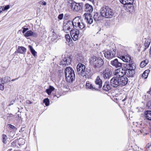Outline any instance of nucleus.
Listing matches in <instances>:
<instances>
[{
	"mask_svg": "<svg viewBox=\"0 0 151 151\" xmlns=\"http://www.w3.org/2000/svg\"><path fill=\"white\" fill-rule=\"evenodd\" d=\"M151 145L150 144L148 143L146 146L147 149L149 148L151 146Z\"/></svg>",
	"mask_w": 151,
	"mask_h": 151,
	"instance_id": "603ef678",
	"label": "nucleus"
},
{
	"mask_svg": "<svg viewBox=\"0 0 151 151\" xmlns=\"http://www.w3.org/2000/svg\"><path fill=\"white\" fill-rule=\"evenodd\" d=\"M88 0L90 1H91L92 2H93L94 1V0Z\"/></svg>",
	"mask_w": 151,
	"mask_h": 151,
	"instance_id": "bf43d9fd",
	"label": "nucleus"
},
{
	"mask_svg": "<svg viewBox=\"0 0 151 151\" xmlns=\"http://www.w3.org/2000/svg\"><path fill=\"white\" fill-rule=\"evenodd\" d=\"M150 56L151 57V45L150 46Z\"/></svg>",
	"mask_w": 151,
	"mask_h": 151,
	"instance_id": "6e6d98bb",
	"label": "nucleus"
},
{
	"mask_svg": "<svg viewBox=\"0 0 151 151\" xmlns=\"http://www.w3.org/2000/svg\"><path fill=\"white\" fill-rule=\"evenodd\" d=\"M102 76L105 79H109L111 76L112 72L108 69H105L102 72Z\"/></svg>",
	"mask_w": 151,
	"mask_h": 151,
	"instance_id": "f8f14e48",
	"label": "nucleus"
},
{
	"mask_svg": "<svg viewBox=\"0 0 151 151\" xmlns=\"http://www.w3.org/2000/svg\"><path fill=\"white\" fill-rule=\"evenodd\" d=\"M147 106L149 109H151V100L149 101L147 104Z\"/></svg>",
	"mask_w": 151,
	"mask_h": 151,
	"instance_id": "4c0bfd02",
	"label": "nucleus"
},
{
	"mask_svg": "<svg viewBox=\"0 0 151 151\" xmlns=\"http://www.w3.org/2000/svg\"><path fill=\"white\" fill-rule=\"evenodd\" d=\"M119 86H122L126 85L128 82V78L126 77H122L119 78Z\"/></svg>",
	"mask_w": 151,
	"mask_h": 151,
	"instance_id": "4468645a",
	"label": "nucleus"
},
{
	"mask_svg": "<svg viewBox=\"0 0 151 151\" xmlns=\"http://www.w3.org/2000/svg\"><path fill=\"white\" fill-rule=\"evenodd\" d=\"M148 63V60L146 59L142 61L140 64V66L141 67L143 68Z\"/></svg>",
	"mask_w": 151,
	"mask_h": 151,
	"instance_id": "2f4dec72",
	"label": "nucleus"
},
{
	"mask_svg": "<svg viewBox=\"0 0 151 151\" xmlns=\"http://www.w3.org/2000/svg\"><path fill=\"white\" fill-rule=\"evenodd\" d=\"M65 39L66 40V41L68 42H69L71 40H72V39L70 38L69 35V34L66 35Z\"/></svg>",
	"mask_w": 151,
	"mask_h": 151,
	"instance_id": "e433bc0d",
	"label": "nucleus"
},
{
	"mask_svg": "<svg viewBox=\"0 0 151 151\" xmlns=\"http://www.w3.org/2000/svg\"><path fill=\"white\" fill-rule=\"evenodd\" d=\"M3 11V8L2 6H0V13Z\"/></svg>",
	"mask_w": 151,
	"mask_h": 151,
	"instance_id": "5fc2aeb1",
	"label": "nucleus"
},
{
	"mask_svg": "<svg viewBox=\"0 0 151 151\" xmlns=\"http://www.w3.org/2000/svg\"><path fill=\"white\" fill-rule=\"evenodd\" d=\"M22 29H23L22 32L23 34L25 32H26V31H27V30L29 29L28 28H25L24 27L22 28Z\"/></svg>",
	"mask_w": 151,
	"mask_h": 151,
	"instance_id": "c03bdc74",
	"label": "nucleus"
},
{
	"mask_svg": "<svg viewBox=\"0 0 151 151\" xmlns=\"http://www.w3.org/2000/svg\"><path fill=\"white\" fill-rule=\"evenodd\" d=\"M40 4L44 6H45L46 5V2L43 1H40L39 2Z\"/></svg>",
	"mask_w": 151,
	"mask_h": 151,
	"instance_id": "37998d69",
	"label": "nucleus"
},
{
	"mask_svg": "<svg viewBox=\"0 0 151 151\" xmlns=\"http://www.w3.org/2000/svg\"><path fill=\"white\" fill-rule=\"evenodd\" d=\"M135 73L134 70H129L125 69V74L127 75L128 77H132Z\"/></svg>",
	"mask_w": 151,
	"mask_h": 151,
	"instance_id": "412c9836",
	"label": "nucleus"
},
{
	"mask_svg": "<svg viewBox=\"0 0 151 151\" xmlns=\"http://www.w3.org/2000/svg\"><path fill=\"white\" fill-rule=\"evenodd\" d=\"M150 71V70L149 69L145 70L142 74V78L144 79H146Z\"/></svg>",
	"mask_w": 151,
	"mask_h": 151,
	"instance_id": "7c9ffc66",
	"label": "nucleus"
},
{
	"mask_svg": "<svg viewBox=\"0 0 151 151\" xmlns=\"http://www.w3.org/2000/svg\"><path fill=\"white\" fill-rule=\"evenodd\" d=\"M63 14H59L58 15V18L60 20H61L63 19Z\"/></svg>",
	"mask_w": 151,
	"mask_h": 151,
	"instance_id": "49530a36",
	"label": "nucleus"
},
{
	"mask_svg": "<svg viewBox=\"0 0 151 151\" xmlns=\"http://www.w3.org/2000/svg\"><path fill=\"white\" fill-rule=\"evenodd\" d=\"M49 88L51 91H54L55 89L54 88L53 86H50Z\"/></svg>",
	"mask_w": 151,
	"mask_h": 151,
	"instance_id": "09e8293b",
	"label": "nucleus"
},
{
	"mask_svg": "<svg viewBox=\"0 0 151 151\" xmlns=\"http://www.w3.org/2000/svg\"><path fill=\"white\" fill-rule=\"evenodd\" d=\"M70 35L73 40L74 41L77 40L80 35V31L78 29L75 28L72 29L70 31Z\"/></svg>",
	"mask_w": 151,
	"mask_h": 151,
	"instance_id": "423d86ee",
	"label": "nucleus"
},
{
	"mask_svg": "<svg viewBox=\"0 0 151 151\" xmlns=\"http://www.w3.org/2000/svg\"><path fill=\"white\" fill-rule=\"evenodd\" d=\"M10 7V6L9 5H7L4 6V7H3V11H4L7 9H8Z\"/></svg>",
	"mask_w": 151,
	"mask_h": 151,
	"instance_id": "a19ab883",
	"label": "nucleus"
},
{
	"mask_svg": "<svg viewBox=\"0 0 151 151\" xmlns=\"http://www.w3.org/2000/svg\"><path fill=\"white\" fill-rule=\"evenodd\" d=\"M136 67L135 64L132 63V62H131V63H129L128 64V68L126 69L129 70H134L135 69Z\"/></svg>",
	"mask_w": 151,
	"mask_h": 151,
	"instance_id": "bb28decb",
	"label": "nucleus"
},
{
	"mask_svg": "<svg viewBox=\"0 0 151 151\" xmlns=\"http://www.w3.org/2000/svg\"><path fill=\"white\" fill-rule=\"evenodd\" d=\"M84 15L85 17V20L86 21L88 24H91L93 22V19L91 17V16L90 14L85 13Z\"/></svg>",
	"mask_w": 151,
	"mask_h": 151,
	"instance_id": "f3484780",
	"label": "nucleus"
},
{
	"mask_svg": "<svg viewBox=\"0 0 151 151\" xmlns=\"http://www.w3.org/2000/svg\"><path fill=\"white\" fill-rule=\"evenodd\" d=\"M28 48H29L31 53L34 56H35L36 53V52L33 49L32 46L31 45H29Z\"/></svg>",
	"mask_w": 151,
	"mask_h": 151,
	"instance_id": "473e14b6",
	"label": "nucleus"
},
{
	"mask_svg": "<svg viewBox=\"0 0 151 151\" xmlns=\"http://www.w3.org/2000/svg\"><path fill=\"white\" fill-rule=\"evenodd\" d=\"M9 127L11 129H15V127L13 125H12L11 124H9Z\"/></svg>",
	"mask_w": 151,
	"mask_h": 151,
	"instance_id": "8fccbe9b",
	"label": "nucleus"
},
{
	"mask_svg": "<svg viewBox=\"0 0 151 151\" xmlns=\"http://www.w3.org/2000/svg\"><path fill=\"white\" fill-rule=\"evenodd\" d=\"M20 142H22L20 144L21 145H23L25 143V140L22 138H19V143Z\"/></svg>",
	"mask_w": 151,
	"mask_h": 151,
	"instance_id": "58836bf2",
	"label": "nucleus"
},
{
	"mask_svg": "<svg viewBox=\"0 0 151 151\" xmlns=\"http://www.w3.org/2000/svg\"><path fill=\"white\" fill-rule=\"evenodd\" d=\"M65 73L66 80L69 82H72L75 78V75L73 69L70 67L65 68Z\"/></svg>",
	"mask_w": 151,
	"mask_h": 151,
	"instance_id": "f03ea898",
	"label": "nucleus"
},
{
	"mask_svg": "<svg viewBox=\"0 0 151 151\" xmlns=\"http://www.w3.org/2000/svg\"><path fill=\"white\" fill-rule=\"evenodd\" d=\"M16 143L17 141H14L11 143L13 147H16L17 146Z\"/></svg>",
	"mask_w": 151,
	"mask_h": 151,
	"instance_id": "79ce46f5",
	"label": "nucleus"
},
{
	"mask_svg": "<svg viewBox=\"0 0 151 151\" xmlns=\"http://www.w3.org/2000/svg\"><path fill=\"white\" fill-rule=\"evenodd\" d=\"M4 84L3 82V79H1L0 80V89L3 91L4 89Z\"/></svg>",
	"mask_w": 151,
	"mask_h": 151,
	"instance_id": "f704fd0d",
	"label": "nucleus"
},
{
	"mask_svg": "<svg viewBox=\"0 0 151 151\" xmlns=\"http://www.w3.org/2000/svg\"><path fill=\"white\" fill-rule=\"evenodd\" d=\"M43 103H45V105L47 106H48L50 104V101L48 98L45 99L43 100Z\"/></svg>",
	"mask_w": 151,
	"mask_h": 151,
	"instance_id": "c9c22d12",
	"label": "nucleus"
},
{
	"mask_svg": "<svg viewBox=\"0 0 151 151\" xmlns=\"http://www.w3.org/2000/svg\"><path fill=\"white\" fill-rule=\"evenodd\" d=\"M70 6L72 10L78 12L82 10L83 5L82 3H78L75 2H73L71 4Z\"/></svg>",
	"mask_w": 151,
	"mask_h": 151,
	"instance_id": "39448f33",
	"label": "nucleus"
},
{
	"mask_svg": "<svg viewBox=\"0 0 151 151\" xmlns=\"http://www.w3.org/2000/svg\"><path fill=\"white\" fill-rule=\"evenodd\" d=\"M110 86L111 85L109 84V82H106L103 86V89L104 91H108L111 89Z\"/></svg>",
	"mask_w": 151,
	"mask_h": 151,
	"instance_id": "5701e85b",
	"label": "nucleus"
},
{
	"mask_svg": "<svg viewBox=\"0 0 151 151\" xmlns=\"http://www.w3.org/2000/svg\"><path fill=\"white\" fill-rule=\"evenodd\" d=\"M76 68L78 74L84 79L90 78L92 74L90 68H86L85 66L81 63L78 64Z\"/></svg>",
	"mask_w": 151,
	"mask_h": 151,
	"instance_id": "f257e3e1",
	"label": "nucleus"
},
{
	"mask_svg": "<svg viewBox=\"0 0 151 151\" xmlns=\"http://www.w3.org/2000/svg\"><path fill=\"white\" fill-rule=\"evenodd\" d=\"M94 20L96 21H99L102 19V17L97 13H94L93 15Z\"/></svg>",
	"mask_w": 151,
	"mask_h": 151,
	"instance_id": "a878e982",
	"label": "nucleus"
},
{
	"mask_svg": "<svg viewBox=\"0 0 151 151\" xmlns=\"http://www.w3.org/2000/svg\"><path fill=\"white\" fill-rule=\"evenodd\" d=\"M71 62V59L69 56H66L64 57L60 63V65H70Z\"/></svg>",
	"mask_w": 151,
	"mask_h": 151,
	"instance_id": "1a4fd4ad",
	"label": "nucleus"
},
{
	"mask_svg": "<svg viewBox=\"0 0 151 151\" xmlns=\"http://www.w3.org/2000/svg\"><path fill=\"white\" fill-rule=\"evenodd\" d=\"M150 132H151V128L150 129Z\"/></svg>",
	"mask_w": 151,
	"mask_h": 151,
	"instance_id": "e2e57ef3",
	"label": "nucleus"
},
{
	"mask_svg": "<svg viewBox=\"0 0 151 151\" xmlns=\"http://www.w3.org/2000/svg\"><path fill=\"white\" fill-rule=\"evenodd\" d=\"M18 78H15V79H12L11 81H14L17 80L18 79Z\"/></svg>",
	"mask_w": 151,
	"mask_h": 151,
	"instance_id": "4d7b16f0",
	"label": "nucleus"
},
{
	"mask_svg": "<svg viewBox=\"0 0 151 151\" xmlns=\"http://www.w3.org/2000/svg\"><path fill=\"white\" fill-rule=\"evenodd\" d=\"M81 18L79 17H75L71 21L72 26L73 28H77L79 26V24L81 20Z\"/></svg>",
	"mask_w": 151,
	"mask_h": 151,
	"instance_id": "ddd939ff",
	"label": "nucleus"
},
{
	"mask_svg": "<svg viewBox=\"0 0 151 151\" xmlns=\"http://www.w3.org/2000/svg\"><path fill=\"white\" fill-rule=\"evenodd\" d=\"M84 10L86 12H91L93 10V8L91 5L86 4L84 6Z\"/></svg>",
	"mask_w": 151,
	"mask_h": 151,
	"instance_id": "4be33fe9",
	"label": "nucleus"
},
{
	"mask_svg": "<svg viewBox=\"0 0 151 151\" xmlns=\"http://www.w3.org/2000/svg\"><path fill=\"white\" fill-rule=\"evenodd\" d=\"M100 13L102 17L106 18H112L114 14L112 10L108 7L101 8Z\"/></svg>",
	"mask_w": 151,
	"mask_h": 151,
	"instance_id": "7ed1b4c3",
	"label": "nucleus"
},
{
	"mask_svg": "<svg viewBox=\"0 0 151 151\" xmlns=\"http://www.w3.org/2000/svg\"><path fill=\"white\" fill-rule=\"evenodd\" d=\"M98 58L94 56L91 57L90 59V63L94 66L96 61Z\"/></svg>",
	"mask_w": 151,
	"mask_h": 151,
	"instance_id": "c756f323",
	"label": "nucleus"
},
{
	"mask_svg": "<svg viewBox=\"0 0 151 151\" xmlns=\"http://www.w3.org/2000/svg\"><path fill=\"white\" fill-rule=\"evenodd\" d=\"M149 93L151 95V88H150V91L147 92Z\"/></svg>",
	"mask_w": 151,
	"mask_h": 151,
	"instance_id": "13d9d810",
	"label": "nucleus"
},
{
	"mask_svg": "<svg viewBox=\"0 0 151 151\" xmlns=\"http://www.w3.org/2000/svg\"><path fill=\"white\" fill-rule=\"evenodd\" d=\"M116 50L115 48H113L107 51L104 53L105 57L107 59L110 60L115 57Z\"/></svg>",
	"mask_w": 151,
	"mask_h": 151,
	"instance_id": "20e7f679",
	"label": "nucleus"
},
{
	"mask_svg": "<svg viewBox=\"0 0 151 151\" xmlns=\"http://www.w3.org/2000/svg\"><path fill=\"white\" fill-rule=\"evenodd\" d=\"M71 21H68L66 23H64L63 25V30L66 33H68L70 32L71 29H72V24Z\"/></svg>",
	"mask_w": 151,
	"mask_h": 151,
	"instance_id": "0eeeda50",
	"label": "nucleus"
},
{
	"mask_svg": "<svg viewBox=\"0 0 151 151\" xmlns=\"http://www.w3.org/2000/svg\"><path fill=\"white\" fill-rule=\"evenodd\" d=\"M86 88L91 89L92 90H97V88L95 86L92 85L91 83L88 82H86Z\"/></svg>",
	"mask_w": 151,
	"mask_h": 151,
	"instance_id": "b1692460",
	"label": "nucleus"
},
{
	"mask_svg": "<svg viewBox=\"0 0 151 151\" xmlns=\"http://www.w3.org/2000/svg\"><path fill=\"white\" fill-rule=\"evenodd\" d=\"M15 100L14 99L12 100V101H11L10 102V104H9V106H10L11 105H13L14 103L15 102Z\"/></svg>",
	"mask_w": 151,
	"mask_h": 151,
	"instance_id": "3c124183",
	"label": "nucleus"
},
{
	"mask_svg": "<svg viewBox=\"0 0 151 151\" xmlns=\"http://www.w3.org/2000/svg\"><path fill=\"white\" fill-rule=\"evenodd\" d=\"M2 79H3V82L5 83L10 81L11 78L9 77H5Z\"/></svg>",
	"mask_w": 151,
	"mask_h": 151,
	"instance_id": "72a5a7b5",
	"label": "nucleus"
},
{
	"mask_svg": "<svg viewBox=\"0 0 151 151\" xmlns=\"http://www.w3.org/2000/svg\"><path fill=\"white\" fill-rule=\"evenodd\" d=\"M46 92L49 95H50L51 94V93L52 92V91L50 90V89L49 88L47 89L46 90Z\"/></svg>",
	"mask_w": 151,
	"mask_h": 151,
	"instance_id": "de8ad7c7",
	"label": "nucleus"
},
{
	"mask_svg": "<svg viewBox=\"0 0 151 151\" xmlns=\"http://www.w3.org/2000/svg\"><path fill=\"white\" fill-rule=\"evenodd\" d=\"M145 116L147 119L151 120V111H146L145 112Z\"/></svg>",
	"mask_w": 151,
	"mask_h": 151,
	"instance_id": "cd10ccee",
	"label": "nucleus"
},
{
	"mask_svg": "<svg viewBox=\"0 0 151 151\" xmlns=\"http://www.w3.org/2000/svg\"><path fill=\"white\" fill-rule=\"evenodd\" d=\"M26 50V49L24 47L19 46L17 51L18 53L24 54L25 53Z\"/></svg>",
	"mask_w": 151,
	"mask_h": 151,
	"instance_id": "393cba45",
	"label": "nucleus"
},
{
	"mask_svg": "<svg viewBox=\"0 0 151 151\" xmlns=\"http://www.w3.org/2000/svg\"><path fill=\"white\" fill-rule=\"evenodd\" d=\"M104 63V62L103 60L101 58H98L96 61L94 66L96 67H100L103 65Z\"/></svg>",
	"mask_w": 151,
	"mask_h": 151,
	"instance_id": "6ab92c4d",
	"label": "nucleus"
},
{
	"mask_svg": "<svg viewBox=\"0 0 151 151\" xmlns=\"http://www.w3.org/2000/svg\"><path fill=\"white\" fill-rule=\"evenodd\" d=\"M54 31H53V32H52V33H54Z\"/></svg>",
	"mask_w": 151,
	"mask_h": 151,
	"instance_id": "680f3d73",
	"label": "nucleus"
},
{
	"mask_svg": "<svg viewBox=\"0 0 151 151\" xmlns=\"http://www.w3.org/2000/svg\"><path fill=\"white\" fill-rule=\"evenodd\" d=\"M111 64L116 68H120L122 66V63L119 62L117 59H115L111 61Z\"/></svg>",
	"mask_w": 151,
	"mask_h": 151,
	"instance_id": "dca6fc26",
	"label": "nucleus"
},
{
	"mask_svg": "<svg viewBox=\"0 0 151 151\" xmlns=\"http://www.w3.org/2000/svg\"><path fill=\"white\" fill-rule=\"evenodd\" d=\"M24 36L26 37L30 36L36 37L37 36V34L35 32H32L31 30H29L27 31L24 33Z\"/></svg>",
	"mask_w": 151,
	"mask_h": 151,
	"instance_id": "a211bd4d",
	"label": "nucleus"
},
{
	"mask_svg": "<svg viewBox=\"0 0 151 151\" xmlns=\"http://www.w3.org/2000/svg\"><path fill=\"white\" fill-rule=\"evenodd\" d=\"M121 58V59L124 62L129 63L132 62L131 58L129 55L122 56Z\"/></svg>",
	"mask_w": 151,
	"mask_h": 151,
	"instance_id": "aec40b11",
	"label": "nucleus"
},
{
	"mask_svg": "<svg viewBox=\"0 0 151 151\" xmlns=\"http://www.w3.org/2000/svg\"><path fill=\"white\" fill-rule=\"evenodd\" d=\"M6 136L5 134L3 135V142L4 143H6Z\"/></svg>",
	"mask_w": 151,
	"mask_h": 151,
	"instance_id": "ea45409f",
	"label": "nucleus"
},
{
	"mask_svg": "<svg viewBox=\"0 0 151 151\" xmlns=\"http://www.w3.org/2000/svg\"><path fill=\"white\" fill-rule=\"evenodd\" d=\"M119 78L114 77L110 80V85L111 86L114 88H116L119 86Z\"/></svg>",
	"mask_w": 151,
	"mask_h": 151,
	"instance_id": "9b49d317",
	"label": "nucleus"
},
{
	"mask_svg": "<svg viewBox=\"0 0 151 151\" xmlns=\"http://www.w3.org/2000/svg\"><path fill=\"white\" fill-rule=\"evenodd\" d=\"M125 69L119 68L115 70L114 74L116 76L115 77L120 78L123 76L125 75Z\"/></svg>",
	"mask_w": 151,
	"mask_h": 151,
	"instance_id": "9d476101",
	"label": "nucleus"
},
{
	"mask_svg": "<svg viewBox=\"0 0 151 151\" xmlns=\"http://www.w3.org/2000/svg\"><path fill=\"white\" fill-rule=\"evenodd\" d=\"M79 24V26L78 27V28L81 29H82L84 28V29H86L85 28L86 27V24L84 23V21L82 19L80 22V24Z\"/></svg>",
	"mask_w": 151,
	"mask_h": 151,
	"instance_id": "c85d7f7f",
	"label": "nucleus"
},
{
	"mask_svg": "<svg viewBox=\"0 0 151 151\" xmlns=\"http://www.w3.org/2000/svg\"><path fill=\"white\" fill-rule=\"evenodd\" d=\"M95 83L96 84L95 87L97 88V90L99 88H101L102 86V81L99 76H97L96 78L95 81Z\"/></svg>",
	"mask_w": 151,
	"mask_h": 151,
	"instance_id": "2eb2a0df",
	"label": "nucleus"
},
{
	"mask_svg": "<svg viewBox=\"0 0 151 151\" xmlns=\"http://www.w3.org/2000/svg\"><path fill=\"white\" fill-rule=\"evenodd\" d=\"M69 14H66L64 15V18L66 19H68V18L69 17Z\"/></svg>",
	"mask_w": 151,
	"mask_h": 151,
	"instance_id": "a18cd8bd",
	"label": "nucleus"
},
{
	"mask_svg": "<svg viewBox=\"0 0 151 151\" xmlns=\"http://www.w3.org/2000/svg\"><path fill=\"white\" fill-rule=\"evenodd\" d=\"M120 2L124 5V7L127 9L132 7L134 0H119Z\"/></svg>",
	"mask_w": 151,
	"mask_h": 151,
	"instance_id": "6e6552de",
	"label": "nucleus"
},
{
	"mask_svg": "<svg viewBox=\"0 0 151 151\" xmlns=\"http://www.w3.org/2000/svg\"><path fill=\"white\" fill-rule=\"evenodd\" d=\"M29 104H31L32 103V102L30 101H29Z\"/></svg>",
	"mask_w": 151,
	"mask_h": 151,
	"instance_id": "052dcab7",
	"label": "nucleus"
},
{
	"mask_svg": "<svg viewBox=\"0 0 151 151\" xmlns=\"http://www.w3.org/2000/svg\"><path fill=\"white\" fill-rule=\"evenodd\" d=\"M150 45V43H146V42L145 43V47H146L147 48Z\"/></svg>",
	"mask_w": 151,
	"mask_h": 151,
	"instance_id": "864d4df0",
	"label": "nucleus"
}]
</instances>
